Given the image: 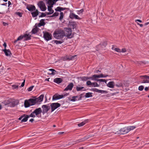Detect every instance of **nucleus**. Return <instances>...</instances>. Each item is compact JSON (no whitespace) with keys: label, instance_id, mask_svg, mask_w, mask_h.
I'll return each instance as SVG.
<instances>
[{"label":"nucleus","instance_id":"1","mask_svg":"<svg viewBox=\"0 0 149 149\" xmlns=\"http://www.w3.org/2000/svg\"><path fill=\"white\" fill-rule=\"evenodd\" d=\"M136 128L135 126H129L125 127L121 129L118 131L116 132L115 134H126L130 131L133 130Z\"/></svg>","mask_w":149,"mask_h":149},{"label":"nucleus","instance_id":"2","mask_svg":"<svg viewBox=\"0 0 149 149\" xmlns=\"http://www.w3.org/2000/svg\"><path fill=\"white\" fill-rule=\"evenodd\" d=\"M65 36V33L62 29H59L56 30L53 33L54 37L56 39L62 38Z\"/></svg>","mask_w":149,"mask_h":149},{"label":"nucleus","instance_id":"3","mask_svg":"<svg viewBox=\"0 0 149 149\" xmlns=\"http://www.w3.org/2000/svg\"><path fill=\"white\" fill-rule=\"evenodd\" d=\"M44 95H41L37 98L35 99L31 98L29 99L31 106L35 105L36 104H40V103L43 100Z\"/></svg>","mask_w":149,"mask_h":149},{"label":"nucleus","instance_id":"4","mask_svg":"<svg viewBox=\"0 0 149 149\" xmlns=\"http://www.w3.org/2000/svg\"><path fill=\"white\" fill-rule=\"evenodd\" d=\"M31 36L29 34H25L23 36H19L16 40L14 41V43H16L18 41L20 40L23 39H24V41L28 40L31 39Z\"/></svg>","mask_w":149,"mask_h":149},{"label":"nucleus","instance_id":"5","mask_svg":"<svg viewBox=\"0 0 149 149\" xmlns=\"http://www.w3.org/2000/svg\"><path fill=\"white\" fill-rule=\"evenodd\" d=\"M69 93H66V94H65L64 95H60L56 94L54 95L52 97V100H58L64 97V96H67L68 95Z\"/></svg>","mask_w":149,"mask_h":149},{"label":"nucleus","instance_id":"6","mask_svg":"<svg viewBox=\"0 0 149 149\" xmlns=\"http://www.w3.org/2000/svg\"><path fill=\"white\" fill-rule=\"evenodd\" d=\"M61 106V104L58 103H53L50 104L51 112L55 110Z\"/></svg>","mask_w":149,"mask_h":149},{"label":"nucleus","instance_id":"7","mask_svg":"<svg viewBox=\"0 0 149 149\" xmlns=\"http://www.w3.org/2000/svg\"><path fill=\"white\" fill-rule=\"evenodd\" d=\"M38 5L41 11H44L46 10V7L43 1H39L38 3Z\"/></svg>","mask_w":149,"mask_h":149},{"label":"nucleus","instance_id":"8","mask_svg":"<svg viewBox=\"0 0 149 149\" xmlns=\"http://www.w3.org/2000/svg\"><path fill=\"white\" fill-rule=\"evenodd\" d=\"M42 113L43 115L47 113L50 109V107L47 105H43L42 106Z\"/></svg>","mask_w":149,"mask_h":149},{"label":"nucleus","instance_id":"9","mask_svg":"<svg viewBox=\"0 0 149 149\" xmlns=\"http://www.w3.org/2000/svg\"><path fill=\"white\" fill-rule=\"evenodd\" d=\"M43 37L47 41L52 39V35L51 34L48 32H43Z\"/></svg>","mask_w":149,"mask_h":149},{"label":"nucleus","instance_id":"10","mask_svg":"<svg viewBox=\"0 0 149 149\" xmlns=\"http://www.w3.org/2000/svg\"><path fill=\"white\" fill-rule=\"evenodd\" d=\"M65 31L68 33L67 34V37L68 38H73L72 36V30L70 28H65Z\"/></svg>","mask_w":149,"mask_h":149},{"label":"nucleus","instance_id":"11","mask_svg":"<svg viewBox=\"0 0 149 149\" xmlns=\"http://www.w3.org/2000/svg\"><path fill=\"white\" fill-rule=\"evenodd\" d=\"M19 103V101L17 100L10 102H8L7 104H8V106L10 107H15Z\"/></svg>","mask_w":149,"mask_h":149},{"label":"nucleus","instance_id":"12","mask_svg":"<svg viewBox=\"0 0 149 149\" xmlns=\"http://www.w3.org/2000/svg\"><path fill=\"white\" fill-rule=\"evenodd\" d=\"M90 90L91 91L99 93L107 94L108 93L107 91L99 90L96 88H92Z\"/></svg>","mask_w":149,"mask_h":149},{"label":"nucleus","instance_id":"13","mask_svg":"<svg viewBox=\"0 0 149 149\" xmlns=\"http://www.w3.org/2000/svg\"><path fill=\"white\" fill-rule=\"evenodd\" d=\"M93 77L94 78V80L100 82H104L106 84H107V81L104 79H97V78H100L99 75L94 74L93 75Z\"/></svg>","mask_w":149,"mask_h":149},{"label":"nucleus","instance_id":"14","mask_svg":"<svg viewBox=\"0 0 149 149\" xmlns=\"http://www.w3.org/2000/svg\"><path fill=\"white\" fill-rule=\"evenodd\" d=\"M42 112V110L40 108L36 109L33 111V113H34L35 115L38 117H39L38 115L40 114Z\"/></svg>","mask_w":149,"mask_h":149},{"label":"nucleus","instance_id":"15","mask_svg":"<svg viewBox=\"0 0 149 149\" xmlns=\"http://www.w3.org/2000/svg\"><path fill=\"white\" fill-rule=\"evenodd\" d=\"M74 86L73 84L72 83H70L65 88L64 90V91H67L68 90L71 91Z\"/></svg>","mask_w":149,"mask_h":149},{"label":"nucleus","instance_id":"16","mask_svg":"<svg viewBox=\"0 0 149 149\" xmlns=\"http://www.w3.org/2000/svg\"><path fill=\"white\" fill-rule=\"evenodd\" d=\"M27 9L30 11L32 12L36 10V7L35 6L31 5H29L27 6Z\"/></svg>","mask_w":149,"mask_h":149},{"label":"nucleus","instance_id":"17","mask_svg":"<svg viewBox=\"0 0 149 149\" xmlns=\"http://www.w3.org/2000/svg\"><path fill=\"white\" fill-rule=\"evenodd\" d=\"M69 17L71 19L74 18L78 19H81V18L77 15H76L73 13L70 14Z\"/></svg>","mask_w":149,"mask_h":149},{"label":"nucleus","instance_id":"18","mask_svg":"<svg viewBox=\"0 0 149 149\" xmlns=\"http://www.w3.org/2000/svg\"><path fill=\"white\" fill-rule=\"evenodd\" d=\"M2 51L4 52L6 56H10L11 55L10 51L9 49H2Z\"/></svg>","mask_w":149,"mask_h":149},{"label":"nucleus","instance_id":"19","mask_svg":"<svg viewBox=\"0 0 149 149\" xmlns=\"http://www.w3.org/2000/svg\"><path fill=\"white\" fill-rule=\"evenodd\" d=\"M35 11L31 13L32 17H35L37 16L39 13H41L40 12L38 11V10H35Z\"/></svg>","mask_w":149,"mask_h":149},{"label":"nucleus","instance_id":"20","mask_svg":"<svg viewBox=\"0 0 149 149\" xmlns=\"http://www.w3.org/2000/svg\"><path fill=\"white\" fill-rule=\"evenodd\" d=\"M115 86V83L113 81H110L108 83L107 86L110 88H113Z\"/></svg>","mask_w":149,"mask_h":149},{"label":"nucleus","instance_id":"21","mask_svg":"<svg viewBox=\"0 0 149 149\" xmlns=\"http://www.w3.org/2000/svg\"><path fill=\"white\" fill-rule=\"evenodd\" d=\"M31 104L29 100H26L24 101V106L25 108H27L31 106Z\"/></svg>","mask_w":149,"mask_h":149},{"label":"nucleus","instance_id":"22","mask_svg":"<svg viewBox=\"0 0 149 149\" xmlns=\"http://www.w3.org/2000/svg\"><path fill=\"white\" fill-rule=\"evenodd\" d=\"M46 1V3L48 5V6H53L54 4L53 1L52 0H45Z\"/></svg>","mask_w":149,"mask_h":149},{"label":"nucleus","instance_id":"23","mask_svg":"<svg viewBox=\"0 0 149 149\" xmlns=\"http://www.w3.org/2000/svg\"><path fill=\"white\" fill-rule=\"evenodd\" d=\"M62 81V79L60 78H55L54 80V81L58 84L61 83Z\"/></svg>","mask_w":149,"mask_h":149},{"label":"nucleus","instance_id":"24","mask_svg":"<svg viewBox=\"0 0 149 149\" xmlns=\"http://www.w3.org/2000/svg\"><path fill=\"white\" fill-rule=\"evenodd\" d=\"M45 19H41L40 21V22L38 24V27H40L42 26H43L45 25V23L44 22Z\"/></svg>","mask_w":149,"mask_h":149},{"label":"nucleus","instance_id":"25","mask_svg":"<svg viewBox=\"0 0 149 149\" xmlns=\"http://www.w3.org/2000/svg\"><path fill=\"white\" fill-rule=\"evenodd\" d=\"M107 45V43L106 42H104L102 44H100L97 47H100V49H102L104 48L106 45Z\"/></svg>","mask_w":149,"mask_h":149},{"label":"nucleus","instance_id":"26","mask_svg":"<svg viewBox=\"0 0 149 149\" xmlns=\"http://www.w3.org/2000/svg\"><path fill=\"white\" fill-rule=\"evenodd\" d=\"M69 25L70 26H72L73 29H74L76 27V23L75 22H69Z\"/></svg>","mask_w":149,"mask_h":149},{"label":"nucleus","instance_id":"27","mask_svg":"<svg viewBox=\"0 0 149 149\" xmlns=\"http://www.w3.org/2000/svg\"><path fill=\"white\" fill-rule=\"evenodd\" d=\"M23 116H24V118L21 120V122H26L27 120L29 118V115L24 114Z\"/></svg>","mask_w":149,"mask_h":149},{"label":"nucleus","instance_id":"28","mask_svg":"<svg viewBox=\"0 0 149 149\" xmlns=\"http://www.w3.org/2000/svg\"><path fill=\"white\" fill-rule=\"evenodd\" d=\"M84 88L83 86H80L79 85V86H77L76 87V90L77 91H85V90H82Z\"/></svg>","mask_w":149,"mask_h":149},{"label":"nucleus","instance_id":"29","mask_svg":"<svg viewBox=\"0 0 149 149\" xmlns=\"http://www.w3.org/2000/svg\"><path fill=\"white\" fill-rule=\"evenodd\" d=\"M39 29L38 28L37 26H36L35 28L33 29L31 32L33 34H35L38 31V30Z\"/></svg>","mask_w":149,"mask_h":149},{"label":"nucleus","instance_id":"30","mask_svg":"<svg viewBox=\"0 0 149 149\" xmlns=\"http://www.w3.org/2000/svg\"><path fill=\"white\" fill-rule=\"evenodd\" d=\"M92 94V93L89 92L86 93L85 95V97L86 98H88L92 97L93 96Z\"/></svg>","mask_w":149,"mask_h":149},{"label":"nucleus","instance_id":"31","mask_svg":"<svg viewBox=\"0 0 149 149\" xmlns=\"http://www.w3.org/2000/svg\"><path fill=\"white\" fill-rule=\"evenodd\" d=\"M53 6H48V11H49V12L51 13V14H52L54 12V10L52 9V7Z\"/></svg>","mask_w":149,"mask_h":149},{"label":"nucleus","instance_id":"32","mask_svg":"<svg viewBox=\"0 0 149 149\" xmlns=\"http://www.w3.org/2000/svg\"><path fill=\"white\" fill-rule=\"evenodd\" d=\"M87 120H84V121L78 124V125L79 127H81L84 125L87 122Z\"/></svg>","mask_w":149,"mask_h":149},{"label":"nucleus","instance_id":"33","mask_svg":"<svg viewBox=\"0 0 149 149\" xmlns=\"http://www.w3.org/2000/svg\"><path fill=\"white\" fill-rule=\"evenodd\" d=\"M64 42V40H61L58 41L57 40H55L54 41V42L56 44H61L63 43Z\"/></svg>","mask_w":149,"mask_h":149},{"label":"nucleus","instance_id":"34","mask_svg":"<svg viewBox=\"0 0 149 149\" xmlns=\"http://www.w3.org/2000/svg\"><path fill=\"white\" fill-rule=\"evenodd\" d=\"M78 97L77 96H73L72 97V99H71L70 101H71L74 102L76 101H78V99H77V98H78Z\"/></svg>","mask_w":149,"mask_h":149},{"label":"nucleus","instance_id":"35","mask_svg":"<svg viewBox=\"0 0 149 149\" xmlns=\"http://www.w3.org/2000/svg\"><path fill=\"white\" fill-rule=\"evenodd\" d=\"M74 144V143H73V141L70 142H69L68 143L65 144H64V146L65 147L67 146H70V145H73Z\"/></svg>","mask_w":149,"mask_h":149},{"label":"nucleus","instance_id":"36","mask_svg":"<svg viewBox=\"0 0 149 149\" xmlns=\"http://www.w3.org/2000/svg\"><path fill=\"white\" fill-rule=\"evenodd\" d=\"M63 16L64 15L63 13L62 12H61L60 13V16L59 19V20L60 21H62L63 17Z\"/></svg>","mask_w":149,"mask_h":149},{"label":"nucleus","instance_id":"37","mask_svg":"<svg viewBox=\"0 0 149 149\" xmlns=\"http://www.w3.org/2000/svg\"><path fill=\"white\" fill-rule=\"evenodd\" d=\"M92 86L94 87H99L100 86V85L98 84L96 82H93L92 83Z\"/></svg>","mask_w":149,"mask_h":149},{"label":"nucleus","instance_id":"38","mask_svg":"<svg viewBox=\"0 0 149 149\" xmlns=\"http://www.w3.org/2000/svg\"><path fill=\"white\" fill-rule=\"evenodd\" d=\"M141 78H142V79H149V76H148L146 75L141 76H140Z\"/></svg>","mask_w":149,"mask_h":149},{"label":"nucleus","instance_id":"39","mask_svg":"<svg viewBox=\"0 0 149 149\" xmlns=\"http://www.w3.org/2000/svg\"><path fill=\"white\" fill-rule=\"evenodd\" d=\"M99 75L100 78H105L109 76L108 75H104L102 74H101Z\"/></svg>","mask_w":149,"mask_h":149},{"label":"nucleus","instance_id":"40","mask_svg":"<svg viewBox=\"0 0 149 149\" xmlns=\"http://www.w3.org/2000/svg\"><path fill=\"white\" fill-rule=\"evenodd\" d=\"M81 142H83L82 140H81V139H78L75 141H73V143H74V144L79 143H80Z\"/></svg>","mask_w":149,"mask_h":149},{"label":"nucleus","instance_id":"41","mask_svg":"<svg viewBox=\"0 0 149 149\" xmlns=\"http://www.w3.org/2000/svg\"><path fill=\"white\" fill-rule=\"evenodd\" d=\"M36 117V115H35L34 113H33V112L30 114L29 115V118L30 117L32 118H35Z\"/></svg>","mask_w":149,"mask_h":149},{"label":"nucleus","instance_id":"42","mask_svg":"<svg viewBox=\"0 0 149 149\" xmlns=\"http://www.w3.org/2000/svg\"><path fill=\"white\" fill-rule=\"evenodd\" d=\"M81 80L83 81H86L87 80V77H83L80 78Z\"/></svg>","mask_w":149,"mask_h":149},{"label":"nucleus","instance_id":"43","mask_svg":"<svg viewBox=\"0 0 149 149\" xmlns=\"http://www.w3.org/2000/svg\"><path fill=\"white\" fill-rule=\"evenodd\" d=\"M41 15L39 16V17H42L46 16V14L44 13H42Z\"/></svg>","mask_w":149,"mask_h":149},{"label":"nucleus","instance_id":"44","mask_svg":"<svg viewBox=\"0 0 149 149\" xmlns=\"http://www.w3.org/2000/svg\"><path fill=\"white\" fill-rule=\"evenodd\" d=\"M84 11V10L83 9H81L80 10H77V13L79 15L81 14Z\"/></svg>","mask_w":149,"mask_h":149},{"label":"nucleus","instance_id":"45","mask_svg":"<svg viewBox=\"0 0 149 149\" xmlns=\"http://www.w3.org/2000/svg\"><path fill=\"white\" fill-rule=\"evenodd\" d=\"M59 15V13L58 12H55L54 13L53 15H52L50 17H56L57 16Z\"/></svg>","mask_w":149,"mask_h":149},{"label":"nucleus","instance_id":"46","mask_svg":"<svg viewBox=\"0 0 149 149\" xmlns=\"http://www.w3.org/2000/svg\"><path fill=\"white\" fill-rule=\"evenodd\" d=\"M88 139H89V136L88 135L85 136L84 138H82L81 140H82L83 141H85Z\"/></svg>","mask_w":149,"mask_h":149},{"label":"nucleus","instance_id":"47","mask_svg":"<svg viewBox=\"0 0 149 149\" xmlns=\"http://www.w3.org/2000/svg\"><path fill=\"white\" fill-rule=\"evenodd\" d=\"M86 85L87 86H92V83L90 81H88L86 82Z\"/></svg>","mask_w":149,"mask_h":149},{"label":"nucleus","instance_id":"48","mask_svg":"<svg viewBox=\"0 0 149 149\" xmlns=\"http://www.w3.org/2000/svg\"><path fill=\"white\" fill-rule=\"evenodd\" d=\"M15 14L16 15H18L19 17H22V13L19 12H16Z\"/></svg>","mask_w":149,"mask_h":149},{"label":"nucleus","instance_id":"49","mask_svg":"<svg viewBox=\"0 0 149 149\" xmlns=\"http://www.w3.org/2000/svg\"><path fill=\"white\" fill-rule=\"evenodd\" d=\"M144 86H139L138 89L139 91H142L144 88Z\"/></svg>","mask_w":149,"mask_h":149},{"label":"nucleus","instance_id":"50","mask_svg":"<svg viewBox=\"0 0 149 149\" xmlns=\"http://www.w3.org/2000/svg\"><path fill=\"white\" fill-rule=\"evenodd\" d=\"M61 7H58L55 9L56 11L61 12Z\"/></svg>","mask_w":149,"mask_h":149},{"label":"nucleus","instance_id":"51","mask_svg":"<svg viewBox=\"0 0 149 149\" xmlns=\"http://www.w3.org/2000/svg\"><path fill=\"white\" fill-rule=\"evenodd\" d=\"M87 80L91 79L92 80H94V78L93 77V75L92 77H87Z\"/></svg>","mask_w":149,"mask_h":149},{"label":"nucleus","instance_id":"52","mask_svg":"<svg viewBox=\"0 0 149 149\" xmlns=\"http://www.w3.org/2000/svg\"><path fill=\"white\" fill-rule=\"evenodd\" d=\"M114 50L117 52H121L120 50L118 48H115L114 49Z\"/></svg>","mask_w":149,"mask_h":149},{"label":"nucleus","instance_id":"53","mask_svg":"<svg viewBox=\"0 0 149 149\" xmlns=\"http://www.w3.org/2000/svg\"><path fill=\"white\" fill-rule=\"evenodd\" d=\"M143 83H149V80H143L141 82Z\"/></svg>","mask_w":149,"mask_h":149},{"label":"nucleus","instance_id":"54","mask_svg":"<svg viewBox=\"0 0 149 149\" xmlns=\"http://www.w3.org/2000/svg\"><path fill=\"white\" fill-rule=\"evenodd\" d=\"M33 87L34 86H31L29 87L28 89V91H31L32 90Z\"/></svg>","mask_w":149,"mask_h":149},{"label":"nucleus","instance_id":"55","mask_svg":"<svg viewBox=\"0 0 149 149\" xmlns=\"http://www.w3.org/2000/svg\"><path fill=\"white\" fill-rule=\"evenodd\" d=\"M8 102H10L9 101H8V100H5V101H4V102H2V103L4 104H5V105L6 106V105H8V104H7V105H6V104H7L8 103Z\"/></svg>","mask_w":149,"mask_h":149},{"label":"nucleus","instance_id":"56","mask_svg":"<svg viewBox=\"0 0 149 149\" xmlns=\"http://www.w3.org/2000/svg\"><path fill=\"white\" fill-rule=\"evenodd\" d=\"M82 95H83V94H81L80 95V97L78 99V100H81L82 98Z\"/></svg>","mask_w":149,"mask_h":149},{"label":"nucleus","instance_id":"57","mask_svg":"<svg viewBox=\"0 0 149 149\" xmlns=\"http://www.w3.org/2000/svg\"><path fill=\"white\" fill-rule=\"evenodd\" d=\"M25 82V80H24V81H23V82L22 83L20 87H23L24 85Z\"/></svg>","mask_w":149,"mask_h":149},{"label":"nucleus","instance_id":"58","mask_svg":"<svg viewBox=\"0 0 149 149\" xmlns=\"http://www.w3.org/2000/svg\"><path fill=\"white\" fill-rule=\"evenodd\" d=\"M115 86L117 87H120L122 86V84H116Z\"/></svg>","mask_w":149,"mask_h":149},{"label":"nucleus","instance_id":"59","mask_svg":"<svg viewBox=\"0 0 149 149\" xmlns=\"http://www.w3.org/2000/svg\"><path fill=\"white\" fill-rule=\"evenodd\" d=\"M56 72H57L56 71V72H55V71H53L51 73H50V74H52V75H54L56 74Z\"/></svg>","mask_w":149,"mask_h":149},{"label":"nucleus","instance_id":"60","mask_svg":"<svg viewBox=\"0 0 149 149\" xmlns=\"http://www.w3.org/2000/svg\"><path fill=\"white\" fill-rule=\"evenodd\" d=\"M66 58L67 59L69 60H71V56H69L66 57Z\"/></svg>","mask_w":149,"mask_h":149},{"label":"nucleus","instance_id":"61","mask_svg":"<svg viewBox=\"0 0 149 149\" xmlns=\"http://www.w3.org/2000/svg\"><path fill=\"white\" fill-rule=\"evenodd\" d=\"M13 87L14 88L17 89V88H18V86L17 85H13Z\"/></svg>","mask_w":149,"mask_h":149},{"label":"nucleus","instance_id":"62","mask_svg":"<svg viewBox=\"0 0 149 149\" xmlns=\"http://www.w3.org/2000/svg\"><path fill=\"white\" fill-rule=\"evenodd\" d=\"M126 50L125 49V48H123L121 50V52H126Z\"/></svg>","mask_w":149,"mask_h":149},{"label":"nucleus","instance_id":"63","mask_svg":"<svg viewBox=\"0 0 149 149\" xmlns=\"http://www.w3.org/2000/svg\"><path fill=\"white\" fill-rule=\"evenodd\" d=\"M101 71L99 70H95L94 72L95 73H98V72H101Z\"/></svg>","mask_w":149,"mask_h":149},{"label":"nucleus","instance_id":"64","mask_svg":"<svg viewBox=\"0 0 149 149\" xmlns=\"http://www.w3.org/2000/svg\"><path fill=\"white\" fill-rule=\"evenodd\" d=\"M76 56V55L73 56H71V60H73Z\"/></svg>","mask_w":149,"mask_h":149}]
</instances>
